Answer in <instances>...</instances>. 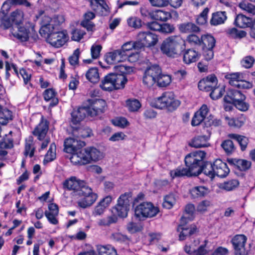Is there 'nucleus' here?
I'll return each mask as SVG.
<instances>
[{"label": "nucleus", "mask_w": 255, "mask_h": 255, "mask_svg": "<svg viewBox=\"0 0 255 255\" xmlns=\"http://www.w3.org/2000/svg\"><path fill=\"white\" fill-rule=\"evenodd\" d=\"M77 141L72 138H67L65 141V152L71 154L65 155L75 165H83L92 162H97L104 157L103 152L94 147H88L76 150Z\"/></svg>", "instance_id": "f257e3e1"}, {"label": "nucleus", "mask_w": 255, "mask_h": 255, "mask_svg": "<svg viewBox=\"0 0 255 255\" xmlns=\"http://www.w3.org/2000/svg\"><path fill=\"white\" fill-rule=\"evenodd\" d=\"M185 48V41L180 35H172L165 38L160 49L163 54L169 57H177Z\"/></svg>", "instance_id": "f03ea898"}, {"label": "nucleus", "mask_w": 255, "mask_h": 255, "mask_svg": "<svg viewBox=\"0 0 255 255\" xmlns=\"http://www.w3.org/2000/svg\"><path fill=\"white\" fill-rule=\"evenodd\" d=\"M206 153L203 150H197L188 154L185 157L186 167L194 176H197L202 173V167Z\"/></svg>", "instance_id": "7ed1b4c3"}, {"label": "nucleus", "mask_w": 255, "mask_h": 255, "mask_svg": "<svg viewBox=\"0 0 255 255\" xmlns=\"http://www.w3.org/2000/svg\"><path fill=\"white\" fill-rule=\"evenodd\" d=\"M180 104L179 101L175 99L173 93L166 92L157 98L155 101V107L156 108L162 109L168 108L170 110H174Z\"/></svg>", "instance_id": "20e7f679"}, {"label": "nucleus", "mask_w": 255, "mask_h": 255, "mask_svg": "<svg viewBox=\"0 0 255 255\" xmlns=\"http://www.w3.org/2000/svg\"><path fill=\"white\" fill-rule=\"evenodd\" d=\"M13 36L21 42L27 41L29 38L33 42H36L39 38L38 35L34 29V25L32 24L20 26L18 32L13 34Z\"/></svg>", "instance_id": "39448f33"}, {"label": "nucleus", "mask_w": 255, "mask_h": 255, "mask_svg": "<svg viewBox=\"0 0 255 255\" xmlns=\"http://www.w3.org/2000/svg\"><path fill=\"white\" fill-rule=\"evenodd\" d=\"M161 69L157 65H153L147 67L143 77V83L147 87H151L156 82L161 73Z\"/></svg>", "instance_id": "423d86ee"}, {"label": "nucleus", "mask_w": 255, "mask_h": 255, "mask_svg": "<svg viewBox=\"0 0 255 255\" xmlns=\"http://www.w3.org/2000/svg\"><path fill=\"white\" fill-rule=\"evenodd\" d=\"M135 216L139 218L141 217L151 218L156 215L159 212V209L151 203H142L135 208Z\"/></svg>", "instance_id": "0eeeda50"}, {"label": "nucleus", "mask_w": 255, "mask_h": 255, "mask_svg": "<svg viewBox=\"0 0 255 255\" xmlns=\"http://www.w3.org/2000/svg\"><path fill=\"white\" fill-rule=\"evenodd\" d=\"M90 106L87 107L89 111V116L91 117H96L105 113L107 109V104L103 99L88 100Z\"/></svg>", "instance_id": "6e6552de"}, {"label": "nucleus", "mask_w": 255, "mask_h": 255, "mask_svg": "<svg viewBox=\"0 0 255 255\" xmlns=\"http://www.w3.org/2000/svg\"><path fill=\"white\" fill-rule=\"evenodd\" d=\"M129 194L125 193L120 196L118 200V203L114 207L116 213L121 218H125L128 215L129 207Z\"/></svg>", "instance_id": "1a4fd4ad"}, {"label": "nucleus", "mask_w": 255, "mask_h": 255, "mask_svg": "<svg viewBox=\"0 0 255 255\" xmlns=\"http://www.w3.org/2000/svg\"><path fill=\"white\" fill-rule=\"evenodd\" d=\"M49 122L42 117L40 122L32 131V134L37 137V139L39 140H43L45 138L49 129Z\"/></svg>", "instance_id": "9d476101"}, {"label": "nucleus", "mask_w": 255, "mask_h": 255, "mask_svg": "<svg viewBox=\"0 0 255 255\" xmlns=\"http://www.w3.org/2000/svg\"><path fill=\"white\" fill-rule=\"evenodd\" d=\"M247 238L243 235L235 236L232 240L235 255H246L245 245Z\"/></svg>", "instance_id": "9b49d317"}, {"label": "nucleus", "mask_w": 255, "mask_h": 255, "mask_svg": "<svg viewBox=\"0 0 255 255\" xmlns=\"http://www.w3.org/2000/svg\"><path fill=\"white\" fill-rule=\"evenodd\" d=\"M127 58L123 50L121 48L107 53L105 56L106 61L109 64L122 62Z\"/></svg>", "instance_id": "f8f14e48"}, {"label": "nucleus", "mask_w": 255, "mask_h": 255, "mask_svg": "<svg viewBox=\"0 0 255 255\" xmlns=\"http://www.w3.org/2000/svg\"><path fill=\"white\" fill-rule=\"evenodd\" d=\"M46 41L54 47H61L64 45V30H54Z\"/></svg>", "instance_id": "ddd939ff"}, {"label": "nucleus", "mask_w": 255, "mask_h": 255, "mask_svg": "<svg viewBox=\"0 0 255 255\" xmlns=\"http://www.w3.org/2000/svg\"><path fill=\"white\" fill-rule=\"evenodd\" d=\"M214 176L224 178L226 177L230 172V169L226 163L220 159H217L213 162Z\"/></svg>", "instance_id": "4468645a"}, {"label": "nucleus", "mask_w": 255, "mask_h": 255, "mask_svg": "<svg viewBox=\"0 0 255 255\" xmlns=\"http://www.w3.org/2000/svg\"><path fill=\"white\" fill-rule=\"evenodd\" d=\"M137 38L143 41L146 47L154 46L158 41L157 36L150 32H140L137 34Z\"/></svg>", "instance_id": "2eb2a0df"}, {"label": "nucleus", "mask_w": 255, "mask_h": 255, "mask_svg": "<svg viewBox=\"0 0 255 255\" xmlns=\"http://www.w3.org/2000/svg\"><path fill=\"white\" fill-rule=\"evenodd\" d=\"M89 116V111L87 107H83L74 110L71 113V122L76 125L83 121L87 116Z\"/></svg>", "instance_id": "dca6fc26"}, {"label": "nucleus", "mask_w": 255, "mask_h": 255, "mask_svg": "<svg viewBox=\"0 0 255 255\" xmlns=\"http://www.w3.org/2000/svg\"><path fill=\"white\" fill-rule=\"evenodd\" d=\"M44 101L50 102L49 107H53L56 106L59 102L58 99L56 97L57 92L53 88H47L42 93Z\"/></svg>", "instance_id": "f3484780"}, {"label": "nucleus", "mask_w": 255, "mask_h": 255, "mask_svg": "<svg viewBox=\"0 0 255 255\" xmlns=\"http://www.w3.org/2000/svg\"><path fill=\"white\" fill-rule=\"evenodd\" d=\"M245 96L240 91L231 89L225 96L224 101L228 103L234 104L239 100H245Z\"/></svg>", "instance_id": "a211bd4d"}, {"label": "nucleus", "mask_w": 255, "mask_h": 255, "mask_svg": "<svg viewBox=\"0 0 255 255\" xmlns=\"http://www.w3.org/2000/svg\"><path fill=\"white\" fill-rule=\"evenodd\" d=\"M228 162L240 171L248 170L251 167L252 164L251 162L250 161L236 158L228 159Z\"/></svg>", "instance_id": "6ab92c4d"}, {"label": "nucleus", "mask_w": 255, "mask_h": 255, "mask_svg": "<svg viewBox=\"0 0 255 255\" xmlns=\"http://www.w3.org/2000/svg\"><path fill=\"white\" fill-rule=\"evenodd\" d=\"M114 73H111L106 75L102 81L100 87L105 91H111L115 90Z\"/></svg>", "instance_id": "aec40b11"}, {"label": "nucleus", "mask_w": 255, "mask_h": 255, "mask_svg": "<svg viewBox=\"0 0 255 255\" xmlns=\"http://www.w3.org/2000/svg\"><path fill=\"white\" fill-rule=\"evenodd\" d=\"M200 54L193 49H188L184 53L183 61L188 64L197 61L200 57Z\"/></svg>", "instance_id": "412c9836"}, {"label": "nucleus", "mask_w": 255, "mask_h": 255, "mask_svg": "<svg viewBox=\"0 0 255 255\" xmlns=\"http://www.w3.org/2000/svg\"><path fill=\"white\" fill-rule=\"evenodd\" d=\"M208 137L206 135H200L194 137L189 143V145L195 148L208 147L210 144L208 142Z\"/></svg>", "instance_id": "4be33fe9"}, {"label": "nucleus", "mask_w": 255, "mask_h": 255, "mask_svg": "<svg viewBox=\"0 0 255 255\" xmlns=\"http://www.w3.org/2000/svg\"><path fill=\"white\" fill-rule=\"evenodd\" d=\"M149 16L153 19L162 21H166L171 17L169 12L160 9L149 12Z\"/></svg>", "instance_id": "5701e85b"}, {"label": "nucleus", "mask_w": 255, "mask_h": 255, "mask_svg": "<svg viewBox=\"0 0 255 255\" xmlns=\"http://www.w3.org/2000/svg\"><path fill=\"white\" fill-rule=\"evenodd\" d=\"M35 151V147L34 146L33 137L32 135H29L25 140L24 155L25 157L29 156L31 158L34 156Z\"/></svg>", "instance_id": "b1692460"}, {"label": "nucleus", "mask_w": 255, "mask_h": 255, "mask_svg": "<svg viewBox=\"0 0 255 255\" xmlns=\"http://www.w3.org/2000/svg\"><path fill=\"white\" fill-rule=\"evenodd\" d=\"M83 196L84 198L77 202L78 206L82 208H86L91 206L97 199V194L93 192Z\"/></svg>", "instance_id": "393cba45"}, {"label": "nucleus", "mask_w": 255, "mask_h": 255, "mask_svg": "<svg viewBox=\"0 0 255 255\" xmlns=\"http://www.w3.org/2000/svg\"><path fill=\"white\" fill-rule=\"evenodd\" d=\"M178 29L181 33H189L198 32L200 31V28L195 23L188 22L181 23L178 25Z\"/></svg>", "instance_id": "a878e982"}, {"label": "nucleus", "mask_w": 255, "mask_h": 255, "mask_svg": "<svg viewBox=\"0 0 255 255\" xmlns=\"http://www.w3.org/2000/svg\"><path fill=\"white\" fill-rule=\"evenodd\" d=\"M84 19L81 22V25L86 28L88 31H92L94 24L91 21L95 17V14L91 11H87L84 14Z\"/></svg>", "instance_id": "bb28decb"}, {"label": "nucleus", "mask_w": 255, "mask_h": 255, "mask_svg": "<svg viewBox=\"0 0 255 255\" xmlns=\"http://www.w3.org/2000/svg\"><path fill=\"white\" fill-rule=\"evenodd\" d=\"M201 41L202 48H214L215 46L216 39L210 34L202 35Z\"/></svg>", "instance_id": "cd10ccee"}, {"label": "nucleus", "mask_w": 255, "mask_h": 255, "mask_svg": "<svg viewBox=\"0 0 255 255\" xmlns=\"http://www.w3.org/2000/svg\"><path fill=\"white\" fill-rule=\"evenodd\" d=\"M252 19L243 14H238L235 19V24L240 28H246L250 26Z\"/></svg>", "instance_id": "c85d7f7f"}, {"label": "nucleus", "mask_w": 255, "mask_h": 255, "mask_svg": "<svg viewBox=\"0 0 255 255\" xmlns=\"http://www.w3.org/2000/svg\"><path fill=\"white\" fill-rule=\"evenodd\" d=\"M24 5L26 7H30L31 3L27 0H6L5 1L2 6V8H4L5 6L6 10H9L11 5Z\"/></svg>", "instance_id": "c756f323"}, {"label": "nucleus", "mask_w": 255, "mask_h": 255, "mask_svg": "<svg viewBox=\"0 0 255 255\" xmlns=\"http://www.w3.org/2000/svg\"><path fill=\"white\" fill-rule=\"evenodd\" d=\"M228 136L237 140L240 144L242 150L244 151L246 149L249 142V139L247 137L235 133L229 134Z\"/></svg>", "instance_id": "7c9ffc66"}, {"label": "nucleus", "mask_w": 255, "mask_h": 255, "mask_svg": "<svg viewBox=\"0 0 255 255\" xmlns=\"http://www.w3.org/2000/svg\"><path fill=\"white\" fill-rule=\"evenodd\" d=\"M114 79L115 90L124 88L128 81L125 75L124 74H118V73H114Z\"/></svg>", "instance_id": "2f4dec72"}, {"label": "nucleus", "mask_w": 255, "mask_h": 255, "mask_svg": "<svg viewBox=\"0 0 255 255\" xmlns=\"http://www.w3.org/2000/svg\"><path fill=\"white\" fill-rule=\"evenodd\" d=\"M9 17L13 24L19 25L22 23L23 20V12L21 10L16 9L10 13Z\"/></svg>", "instance_id": "473e14b6"}, {"label": "nucleus", "mask_w": 255, "mask_h": 255, "mask_svg": "<svg viewBox=\"0 0 255 255\" xmlns=\"http://www.w3.org/2000/svg\"><path fill=\"white\" fill-rule=\"evenodd\" d=\"M227 16L225 12L219 11L213 14L210 23L212 25H216L224 22Z\"/></svg>", "instance_id": "72a5a7b5"}, {"label": "nucleus", "mask_w": 255, "mask_h": 255, "mask_svg": "<svg viewBox=\"0 0 255 255\" xmlns=\"http://www.w3.org/2000/svg\"><path fill=\"white\" fill-rule=\"evenodd\" d=\"M55 30V27L51 23H48L41 26L39 32L42 37L46 39Z\"/></svg>", "instance_id": "f704fd0d"}, {"label": "nucleus", "mask_w": 255, "mask_h": 255, "mask_svg": "<svg viewBox=\"0 0 255 255\" xmlns=\"http://www.w3.org/2000/svg\"><path fill=\"white\" fill-rule=\"evenodd\" d=\"M56 145L54 143H52L45 155L43 163L46 164L52 161L56 158Z\"/></svg>", "instance_id": "c9c22d12"}, {"label": "nucleus", "mask_w": 255, "mask_h": 255, "mask_svg": "<svg viewBox=\"0 0 255 255\" xmlns=\"http://www.w3.org/2000/svg\"><path fill=\"white\" fill-rule=\"evenodd\" d=\"M98 255H118L115 249L110 246H98Z\"/></svg>", "instance_id": "e433bc0d"}, {"label": "nucleus", "mask_w": 255, "mask_h": 255, "mask_svg": "<svg viewBox=\"0 0 255 255\" xmlns=\"http://www.w3.org/2000/svg\"><path fill=\"white\" fill-rule=\"evenodd\" d=\"M86 76L89 81L93 83L98 82L100 79L98 70L97 68H90L87 72Z\"/></svg>", "instance_id": "4c0bfd02"}, {"label": "nucleus", "mask_w": 255, "mask_h": 255, "mask_svg": "<svg viewBox=\"0 0 255 255\" xmlns=\"http://www.w3.org/2000/svg\"><path fill=\"white\" fill-rule=\"evenodd\" d=\"M239 185V181L238 180L231 179L220 184L219 187L222 189L227 191H231L238 187Z\"/></svg>", "instance_id": "58836bf2"}, {"label": "nucleus", "mask_w": 255, "mask_h": 255, "mask_svg": "<svg viewBox=\"0 0 255 255\" xmlns=\"http://www.w3.org/2000/svg\"><path fill=\"white\" fill-rule=\"evenodd\" d=\"M225 77L228 80L229 83L231 85L235 87H237L242 78L241 75L239 73L227 74L225 75Z\"/></svg>", "instance_id": "ea45409f"}, {"label": "nucleus", "mask_w": 255, "mask_h": 255, "mask_svg": "<svg viewBox=\"0 0 255 255\" xmlns=\"http://www.w3.org/2000/svg\"><path fill=\"white\" fill-rule=\"evenodd\" d=\"M81 181V180H77L75 177H71L65 182V187H66L69 190L76 192Z\"/></svg>", "instance_id": "a19ab883"}, {"label": "nucleus", "mask_w": 255, "mask_h": 255, "mask_svg": "<svg viewBox=\"0 0 255 255\" xmlns=\"http://www.w3.org/2000/svg\"><path fill=\"white\" fill-rule=\"evenodd\" d=\"M117 221L118 217L116 215L113 214L99 220L98 225L100 226H110L113 224L116 223Z\"/></svg>", "instance_id": "79ce46f5"}, {"label": "nucleus", "mask_w": 255, "mask_h": 255, "mask_svg": "<svg viewBox=\"0 0 255 255\" xmlns=\"http://www.w3.org/2000/svg\"><path fill=\"white\" fill-rule=\"evenodd\" d=\"M170 175L173 178L183 176H194L187 167L182 168V169L177 168L175 170H171L170 171Z\"/></svg>", "instance_id": "37998d69"}, {"label": "nucleus", "mask_w": 255, "mask_h": 255, "mask_svg": "<svg viewBox=\"0 0 255 255\" xmlns=\"http://www.w3.org/2000/svg\"><path fill=\"white\" fill-rule=\"evenodd\" d=\"M0 119H3V121L2 122V125H6L9 121H11L13 119V116L12 112L6 109H3L0 110Z\"/></svg>", "instance_id": "c03bdc74"}, {"label": "nucleus", "mask_w": 255, "mask_h": 255, "mask_svg": "<svg viewBox=\"0 0 255 255\" xmlns=\"http://www.w3.org/2000/svg\"><path fill=\"white\" fill-rule=\"evenodd\" d=\"M221 146L227 154H230L235 151L236 147L233 142L230 139H226L223 141Z\"/></svg>", "instance_id": "a18cd8bd"}, {"label": "nucleus", "mask_w": 255, "mask_h": 255, "mask_svg": "<svg viewBox=\"0 0 255 255\" xmlns=\"http://www.w3.org/2000/svg\"><path fill=\"white\" fill-rule=\"evenodd\" d=\"M182 231L179 235V240L183 241L185 240V237L190 236L197 232V229L195 225L191 226L190 228H182Z\"/></svg>", "instance_id": "49530a36"}, {"label": "nucleus", "mask_w": 255, "mask_h": 255, "mask_svg": "<svg viewBox=\"0 0 255 255\" xmlns=\"http://www.w3.org/2000/svg\"><path fill=\"white\" fill-rule=\"evenodd\" d=\"M76 192L78 195L83 196H85V195H89L93 192L91 188H90L84 181H82Z\"/></svg>", "instance_id": "de8ad7c7"}, {"label": "nucleus", "mask_w": 255, "mask_h": 255, "mask_svg": "<svg viewBox=\"0 0 255 255\" xmlns=\"http://www.w3.org/2000/svg\"><path fill=\"white\" fill-rule=\"evenodd\" d=\"M202 172H203L205 175L208 176L211 178L215 177L214 171L213 170V163L212 164L209 162L204 161V165L203 166Z\"/></svg>", "instance_id": "09e8293b"}, {"label": "nucleus", "mask_w": 255, "mask_h": 255, "mask_svg": "<svg viewBox=\"0 0 255 255\" xmlns=\"http://www.w3.org/2000/svg\"><path fill=\"white\" fill-rule=\"evenodd\" d=\"M128 110L131 112H136L141 107V104L138 100L128 99L126 102Z\"/></svg>", "instance_id": "8fccbe9b"}, {"label": "nucleus", "mask_w": 255, "mask_h": 255, "mask_svg": "<svg viewBox=\"0 0 255 255\" xmlns=\"http://www.w3.org/2000/svg\"><path fill=\"white\" fill-rule=\"evenodd\" d=\"M171 81L170 76L161 73L158 76L156 82L159 87H166L171 83Z\"/></svg>", "instance_id": "3c124183"}, {"label": "nucleus", "mask_w": 255, "mask_h": 255, "mask_svg": "<svg viewBox=\"0 0 255 255\" xmlns=\"http://www.w3.org/2000/svg\"><path fill=\"white\" fill-rule=\"evenodd\" d=\"M7 135L0 140V149H11L13 147V140L7 138Z\"/></svg>", "instance_id": "603ef678"}, {"label": "nucleus", "mask_w": 255, "mask_h": 255, "mask_svg": "<svg viewBox=\"0 0 255 255\" xmlns=\"http://www.w3.org/2000/svg\"><path fill=\"white\" fill-rule=\"evenodd\" d=\"M13 23L9 16L6 14L0 18V27H2L3 29H7L11 27Z\"/></svg>", "instance_id": "864d4df0"}, {"label": "nucleus", "mask_w": 255, "mask_h": 255, "mask_svg": "<svg viewBox=\"0 0 255 255\" xmlns=\"http://www.w3.org/2000/svg\"><path fill=\"white\" fill-rule=\"evenodd\" d=\"M176 202V198L172 194H169L164 197L163 206L167 209L171 208Z\"/></svg>", "instance_id": "5fc2aeb1"}, {"label": "nucleus", "mask_w": 255, "mask_h": 255, "mask_svg": "<svg viewBox=\"0 0 255 255\" xmlns=\"http://www.w3.org/2000/svg\"><path fill=\"white\" fill-rule=\"evenodd\" d=\"M207 193V189L204 186L195 187L191 191V193L194 197L204 196Z\"/></svg>", "instance_id": "6e6d98bb"}, {"label": "nucleus", "mask_w": 255, "mask_h": 255, "mask_svg": "<svg viewBox=\"0 0 255 255\" xmlns=\"http://www.w3.org/2000/svg\"><path fill=\"white\" fill-rule=\"evenodd\" d=\"M216 85L212 84V83H210L209 81L205 79L201 80L198 83V87L200 90L205 91H210Z\"/></svg>", "instance_id": "4d7b16f0"}, {"label": "nucleus", "mask_w": 255, "mask_h": 255, "mask_svg": "<svg viewBox=\"0 0 255 255\" xmlns=\"http://www.w3.org/2000/svg\"><path fill=\"white\" fill-rule=\"evenodd\" d=\"M211 91L210 94L211 98L213 100H217L222 96L225 90L223 88L216 86Z\"/></svg>", "instance_id": "13d9d810"}, {"label": "nucleus", "mask_w": 255, "mask_h": 255, "mask_svg": "<svg viewBox=\"0 0 255 255\" xmlns=\"http://www.w3.org/2000/svg\"><path fill=\"white\" fill-rule=\"evenodd\" d=\"M97 9L95 11L97 13V14L102 15V16H106L108 15L109 13V8L108 5L103 0L102 1V2L98 6Z\"/></svg>", "instance_id": "bf43d9fd"}, {"label": "nucleus", "mask_w": 255, "mask_h": 255, "mask_svg": "<svg viewBox=\"0 0 255 255\" xmlns=\"http://www.w3.org/2000/svg\"><path fill=\"white\" fill-rule=\"evenodd\" d=\"M52 24L55 27V30H63L61 27V24L64 22V16L63 15H57L55 16L52 21Z\"/></svg>", "instance_id": "052dcab7"}, {"label": "nucleus", "mask_w": 255, "mask_h": 255, "mask_svg": "<svg viewBox=\"0 0 255 255\" xmlns=\"http://www.w3.org/2000/svg\"><path fill=\"white\" fill-rule=\"evenodd\" d=\"M239 7L249 13L255 14V6L252 3L247 1H242L239 4Z\"/></svg>", "instance_id": "680f3d73"}, {"label": "nucleus", "mask_w": 255, "mask_h": 255, "mask_svg": "<svg viewBox=\"0 0 255 255\" xmlns=\"http://www.w3.org/2000/svg\"><path fill=\"white\" fill-rule=\"evenodd\" d=\"M209 11L208 7L204 9L203 11L200 13L199 16L197 18L196 21L199 24L203 25L207 22V14Z\"/></svg>", "instance_id": "e2e57ef3"}, {"label": "nucleus", "mask_w": 255, "mask_h": 255, "mask_svg": "<svg viewBox=\"0 0 255 255\" xmlns=\"http://www.w3.org/2000/svg\"><path fill=\"white\" fill-rule=\"evenodd\" d=\"M128 23L130 27L139 28L141 26V20L136 17H131L128 19Z\"/></svg>", "instance_id": "0e129e2a"}, {"label": "nucleus", "mask_w": 255, "mask_h": 255, "mask_svg": "<svg viewBox=\"0 0 255 255\" xmlns=\"http://www.w3.org/2000/svg\"><path fill=\"white\" fill-rule=\"evenodd\" d=\"M71 38L73 40L79 41L86 34L85 32L79 29L74 30L72 32Z\"/></svg>", "instance_id": "69168bd1"}, {"label": "nucleus", "mask_w": 255, "mask_h": 255, "mask_svg": "<svg viewBox=\"0 0 255 255\" xmlns=\"http://www.w3.org/2000/svg\"><path fill=\"white\" fill-rule=\"evenodd\" d=\"M187 41L188 43L195 45H201V37L199 38L198 36L195 34H190L186 38Z\"/></svg>", "instance_id": "338daca9"}, {"label": "nucleus", "mask_w": 255, "mask_h": 255, "mask_svg": "<svg viewBox=\"0 0 255 255\" xmlns=\"http://www.w3.org/2000/svg\"><path fill=\"white\" fill-rule=\"evenodd\" d=\"M115 68L117 71L121 73L120 74H129L132 71V67L128 66L125 65H119L115 66Z\"/></svg>", "instance_id": "774afa93"}]
</instances>
